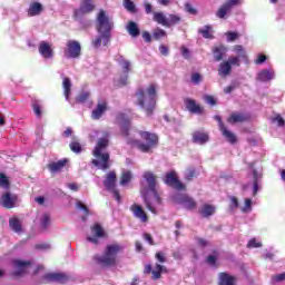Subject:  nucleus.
Masks as SVG:
<instances>
[{"mask_svg": "<svg viewBox=\"0 0 285 285\" xmlns=\"http://www.w3.org/2000/svg\"><path fill=\"white\" fill-rule=\"evenodd\" d=\"M116 120L120 127V135L121 137H125L128 146H131V148H137L140 150V153H150L153 148H157V144H159V137L150 131H138V135H140L141 139L146 142L130 138V118H128V115L120 112L117 115Z\"/></svg>", "mask_w": 285, "mask_h": 285, "instance_id": "obj_1", "label": "nucleus"}, {"mask_svg": "<svg viewBox=\"0 0 285 285\" xmlns=\"http://www.w3.org/2000/svg\"><path fill=\"white\" fill-rule=\"evenodd\" d=\"M135 97L136 106H139L147 117H153L157 108V85L150 83L146 89L139 87Z\"/></svg>", "mask_w": 285, "mask_h": 285, "instance_id": "obj_2", "label": "nucleus"}, {"mask_svg": "<svg viewBox=\"0 0 285 285\" xmlns=\"http://www.w3.org/2000/svg\"><path fill=\"white\" fill-rule=\"evenodd\" d=\"M124 253V246L114 243L106 246L104 255H95L94 262L102 268H110L117 266V255Z\"/></svg>", "mask_w": 285, "mask_h": 285, "instance_id": "obj_3", "label": "nucleus"}, {"mask_svg": "<svg viewBox=\"0 0 285 285\" xmlns=\"http://www.w3.org/2000/svg\"><path fill=\"white\" fill-rule=\"evenodd\" d=\"M144 179L147 181V186L154 195V200H150L147 196H144V202L146 208L150 210L154 215H157V208L155 206H161V196L157 191V175L153 171H145L142 175Z\"/></svg>", "mask_w": 285, "mask_h": 285, "instance_id": "obj_4", "label": "nucleus"}, {"mask_svg": "<svg viewBox=\"0 0 285 285\" xmlns=\"http://www.w3.org/2000/svg\"><path fill=\"white\" fill-rule=\"evenodd\" d=\"M108 138H100L92 153L96 159H92L91 164L97 168H100V170H108V168H110V154L101 153V150L108 148ZM97 159H100V161Z\"/></svg>", "mask_w": 285, "mask_h": 285, "instance_id": "obj_5", "label": "nucleus"}, {"mask_svg": "<svg viewBox=\"0 0 285 285\" xmlns=\"http://www.w3.org/2000/svg\"><path fill=\"white\" fill-rule=\"evenodd\" d=\"M112 28H115V22L112 21V18L106 14L105 10H100L97 16V24H96L97 32L112 33Z\"/></svg>", "mask_w": 285, "mask_h": 285, "instance_id": "obj_6", "label": "nucleus"}, {"mask_svg": "<svg viewBox=\"0 0 285 285\" xmlns=\"http://www.w3.org/2000/svg\"><path fill=\"white\" fill-rule=\"evenodd\" d=\"M168 274V267L156 263L155 268L153 269V265L147 264L145 265L144 268V275H150L151 274V279L157 281V279H161V274Z\"/></svg>", "mask_w": 285, "mask_h": 285, "instance_id": "obj_7", "label": "nucleus"}, {"mask_svg": "<svg viewBox=\"0 0 285 285\" xmlns=\"http://www.w3.org/2000/svg\"><path fill=\"white\" fill-rule=\"evenodd\" d=\"M67 59H79L81 57V43L77 40H69L65 49Z\"/></svg>", "mask_w": 285, "mask_h": 285, "instance_id": "obj_8", "label": "nucleus"}, {"mask_svg": "<svg viewBox=\"0 0 285 285\" xmlns=\"http://www.w3.org/2000/svg\"><path fill=\"white\" fill-rule=\"evenodd\" d=\"M166 186L174 188L175 190H186V185L179 180L176 171H169L164 178Z\"/></svg>", "mask_w": 285, "mask_h": 285, "instance_id": "obj_9", "label": "nucleus"}, {"mask_svg": "<svg viewBox=\"0 0 285 285\" xmlns=\"http://www.w3.org/2000/svg\"><path fill=\"white\" fill-rule=\"evenodd\" d=\"M52 282L57 284H68L70 276L63 273H47L42 276V284H50Z\"/></svg>", "mask_w": 285, "mask_h": 285, "instance_id": "obj_10", "label": "nucleus"}, {"mask_svg": "<svg viewBox=\"0 0 285 285\" xmlns=\"http://www.w3.org/2000/svg\"><path fill=\"white\" fill-rule=\"evenodd\" d=\"M12 266L16 268L14 272H12L13 277H21V275H26V271L29 266H32L31 261H21V259H13Z\"/></svg>", "mask_w": 285, "mask_h": 285, "instance_id": "obj_11", "label": "nucleus"}, {"mask_svg": "<svg viewBox=\"0 0 285 285\" xmlns=\"http://www.w3.org/2000/svg\"><path fill=\"white\" fill-rule=\"evenodd\" d=\"M98 35L99 36H97L91 41V46H94V48H101V46L108 47L112 39V33L102 31V32H98Z\"/></svg>", "mask_w": 285, "mask_h": 285, "instance_id": "obj_12", "label": "nucleus"}, {"mask_svg": "<svg viewBox=\"0 0 285 285\" xmlns=\"http://www.w3.org/2000/svg\"><path fill=\"white\" fill-rule=\"evenodd\" d=\"M239 0H227L219 7L216 12V17H218V19H224L228 14V12H230L236 6H239Z\"/></svg>", "mask_w": 285, "mask_h": 285, "instance_id": "obj_13", "label": "nucleus"}, {"mask_svg": "<svg viewBox=\"0 0 285 285\" xmlns=\"http://www.w3.org/2000/svg\"><path fill=\"white\" fill-rule=\"evenodd\" d=\"M91 233L94 236H88L87 239L91 244H99V239L106 237V232L104 230V227L100 224H95L91 226Z\"/></svg>", "mask_w": 285, "mask_h": 285, "instance_id": "obj_14", "label": "nucleus"}, {"mask_svg": "<svg viewBox=\"0 0 285 285\" xmlns=\"http://www.w3.org/2000/svg\"><path fill=\"white\" fill-rule=\"evenodd\" d=\"M97 6L92 0H82L79 9L75 11V14L83 17V14H90V12H95Z\"/></svg>", "mask_w": 285, "mask_h": 285, "instance_id": "obj_15", "label": "nucleus"}, {"mask_svg": "<svg viewBox=\"0 0 285 285\" xmlns=\"http://www.w3.org/2000/svg\"><path fill=\"white\" fill-rule=\"evenodd\" d=\"M18 199L19 198L17 197V195H12V194H10V191H7L0 198V205L3 208L12 209V208H14V206H17Z\"/></svg>", "mask_w": 285, "mask_h": 285, "instance_id": "obj_16", "label": "nucleus"}, {"mask_svg": "<svg viewBox=\"0 0 285 285\" xmlns=\"http://www.w3.org/2000/svg\"><path fill=\"white\" fill-rule=\"evenodd\" d=\"M178 204H181L186 210H195L197 208V202L187 194H180L177 197Z\"/></svg>", "mask_w": 285, "mask_h": 285, "instance_id": "obj_17", "label": "nucleus"}, {"mask_svg": "<svg viewBox=\"0 0 285 285\" xmlns=\"http://www.w3.org/2000/svg\"><path fill=\"white\" fill-rule=\"evenodd\" d=\"M185 107L191 115H204V107L197 105V101L190 98L184 100Z\"/></svg>", "mask_w": 285, "mask_h": 285, "instance_id": "obj_18", "label": "nucleus"}, {"mask_svg": "<svg viewBox=\"0 0 285 285\" xmlns=\"http://www.w3.org/2000/svg\"><path fill=\"white\" fill-rule=\"evenodd\" d=\"M38 50L43 59H52L55 57V50H52V46L49 42L41 41Z\"/></svg>", "mask_w": 285, "mask_h": 285, "instance_id": "obj_19", "label": "nucleus"}, {"mask_svg": "<svg viewBox=\"0 0 285 285\" xmlns=\"http://www.w3.org/2000/svg\"><path fill=\"white\" fill-rule=\"evenodd\" d=\"M246 121H250V116L248 114H239V112H233L227 118V124H244Z\"/></svg>", "mask_w": 285, "mask_h": 285, "instance_id": "obj_20", "label": "nucleus"}, {"mask_svg": "<svg viewBox=\"0 0 285 285\" xmlns=\"http://www.w3.org/2000/svg\"><path fill=\"white\" fill-rule=\"evenodd\" d=\"M130 210L137 219H140V222H142V224H146V222H148V214H146L144 207H141L140 205H131Z\"/></svg>", "mask_w": 285, "mask_h": 285, "instance_id": "obj_21", "label": "nucleus"}, {"mask_svg": "<svg viewBox=\"0 0 285 285\" xmlns=\"http://www.w3.org/2000/svg\"><path fill=\"white\" fill-rule=\"evenodd\" d=\"M104 186L107 190H114V188H117V173L109 171L104 180Z\"/></svg>", "mask_w": 285, "mask_h": 285, "instance_id": "obj_22", "label": "nucleus"}, {"mask_svg": "<svg viewBox=\"0 0 285 285\" xmlns=\"http://www.w3.org/2000/svg\"><path fill=\"white\" fill-rule=\"evenodd\" d=\"M108 110V102L101 101L97 105V107L92 110L91 112V118L92 119H101L104 116V112Z\"/></svg>", "mask_w": 285, "mask_h": 285, "instance_id": "obj_23", "label": "nucleus"}, {"mask_svg": "<svg viewBox=\"0 0 285 285\" xmlns=\"http://www.w3.org/2000/svg\"><path fill=\"white\" fill-rule=\"evenodd\" d=\"M212 52L215 61H222L226 52H228V49L224 45H220L213 47Z\"/></svg>", "mask_w": 285, "mask_h": 285, "instance_id": "obj_24", "label": "nucleus"}, {"mask_svg": "<svg viewBox=\"0 0 285 285\" xmlns=\"http://www.w3.org/2000/svg\"><path fill=\"white\" fill-rule=\"evenodd\" d=\"M28 17H39L43 12L41 2H31L28 9Z\"/></svg>", "mask_w": 285, "mask_h": 285, "instance_id": "obj_25", "label": "nucleus"}, {"mask_svg": "<svg viewBox=\"0 0 285 285\" xmlns=\"http://www.w3.org/2000/svg\"><path fill=\"white\" fill-rule=\"evenodd\" d=\"M9 227L11 228V230H13V233H23V225L17 216H13L9 219Z\"/></svg>", "mask_w": 285, "mask_h": 285, "instance_id": "obj_26", "label": "nucleus"}, {"mask_svg": "<svg viewBox=\"0 0 285 285\" xmlns=\"http://www.w3.org/2000/svg\"><path fill=\"white\" fill-rule=\"evenodd\" d=\"M209 139H210L209 136L204 131H195L193 134L194 144H199L200 146H204V144H207Z\"/></svg>", "mask_w": 285, "mask_h": 285, "instance_id": "obj_27", "label": "nucleus"}, {"mask_svg": "<svg viewBox=\"0 0 285 285\" xmlns=\"http://www.w3.org/2000/svg\"><path fill=\"white\" fill-rule=\"evenodd\" d=\"M233 72V67H230V62H227L226 60L220 62L218 66V75L219 77L226 78L228 75Z\"/></svg>", "mask_w": 285, "mask_h": 285, "instance_id": "obj_28", "label": "nucleus"}, {"mask_svg": "<svg viewBox=\"0 0 285 285\" xmlns=\"http://www.w3.org/2000/svg\"><path fill=\"white\" fill-rule=\"evenodd\" d=\"M66 164H68V159H61L56 163H51L48 165V168L50 173H60V170H63L66 168Z\"/></svg>", "mask_w": 285, "mask_h": 285, "instance_id": "obj_29", "label": "nucleus"}, {"mask_svg": "<svg viewBox=\"0 0 285 285\" xmlns=\"http://www.w3.org/2000/svg\"><path fill=\"white\" fill-rule=\"evenodd\" d=\"M62 88H63V95L66 97V100H70V92H72V82L70 81V78L66 77L62 80Z\"/></svg>", "mask_w": 285, "mask_h": 285, "instance_id": "obj_30", "label": "nucleus"}, {"mask_svg": "<svg viewBox=\"0 0 285 285\" xmlns=\"http://www.w3.org/2000/svg\"><path fill=\"white\" fill-rule=\"evenodd\" d=\"M219 285H235V277L228 275V273L223 272L219 274Z\"/></svg>", "mask_w": 285, "mask_h": 285, "instance_id": "obj_31", "label": "nucleus"}, {"mask_svg": "<svg viewBox=\"0 0 285 285\" xmlns=\"http://www.w3.org/2000/svg\"><path fill=\"white\" fill-rule=\"evenodd\" d=\"M220 132L223 137L227 139L228 144H237V136L233 131L228 130V128L224 127L223 129H220Z\"/></svg>", "mask_w": 285, "mask_h": 285, "instance_id": "obj_32", "label": "nucleus"}, {"mask_svg": "<svg viewBox=\"0 0 285 285\" xmlns=\"http://www.w3.org/2000/svg\"><path fill=\"white\" fill-rule=\"evenodd\" d=\"M199 213L203 217H212V215H215V206L210 204H205L200 208Z\"/></svg>", "mask_w": 285, "mask_h": 285, "instance_id": "obj_33", "label": "nucleus"}, {"mask_svg": "<svg viewBox=\"0 0 285 285\" xmlns=\"http://www.w3.org/2000/svg\"><path fill=\"white\" fill-rule=\"evenodd\" d=\"M127 31L130 35V37L137 38L140 33L139 26H137V22L129 21L127 24Z\"/></svg>", "mask_w": 285, "mask_h": 285, "instance_id": "obj_34", "label": "nucleus"}, {"mask_svg": "<svg viewBox=\"0 0 285 285\" xmlns=\"http://www.w3.org/2000/svg\"><path fill=\"white\" fill-rule=\"evenodd\" d=\"M274 77H275V73H273L272 71L266 70V69L258 72V75H257L258 81H264V82L271 81L272 79H274Z\"/></svg>", "mask_w": 285, "mask_h": 285, "instance_id": "obj_35", "label": "nucleus"}, {"mask_svg": "<svg viewBox=\"0 0 285 285\" xmlns=\"http://www.w3.org/2000/svg\"><path fill=\"white\" fill-rule=\"evenodd\" d=\"M153 19L159 26H164V28H166L168 18H166V14H164V12H154Z\"/></svg>", "mask_w": 285, "mask_h": 285, "instance_id": "obj_36", "label": "nucleus"}, {"mask_svg": "<svg viewBox=\"0 0 285 285\" xmlns=\"http://www.w3.org/2000/svg\"><path fill=\"white\" fill-rule=\"evenodd\" d=\"M199 35H203L204 39H214L213 37V27L206 24L203 29H198Z\"/></svg>", "mask_w": 285, "mask_h": 285, "instance_id": "obj_37", "label": "nucleus"}, {"mask_svg": "<svg viewBox=\"0 0 285 285\" xmlns=\"http://www.w3.org/2000/svg\"><path fill=\"white\" fill-rule=\"evenodd\" d=\"M233 51L237 55L236 57H239L240 59H248V56L246 55V49H244V46L235 45L233 47Z\"/></svg>", "mask_w": 285, "mask_h": 285, "instance_id": "obj_38", "label": "nucleus"}, {"mask_svg": "<svg viewBox=\"0 0 285 285\" xmlns=\"http://www.w3.org/2000/svg\"><path fill=\"white\" fill-rule=\"evenodd\" d=\"M177 23H181V17L177 14H169L166 28H171V26H177Z\"/></svg>", "mask_w": 285, "mask_h": 285, "instance_id": "obj_39", "label": "nucleus"}, {"mask_svg": "<svg viewBox=\"0 0 285 285\" xmlns=\"http://www.w3.org/2000/svg\"><path fill=\"white\" fill-rule=\"evenodd\" d=\"M132 179V173L130 170L122 171L120 176V186H126Z\"/></svg>", "mask_w": 285, "mask_h": 285, "instance_id": "obj_40", "label": "nucleus"}, {"mask_svg": "<svg viewBox=\"0 0 285 285\" xmlns=\"http://www.w3.org/2000/svg\"><path fill=\"white\" fill-rule=\"evenodd\" d=\"M253 177H254L253 195L255 196L259 191V174L257 173V169H253Z\"/></svg>", "mask_w": 285, "mask_h": 285, "instance_id": "obj_41", "label": "nucleus"}, {"mask_svg": "<svg viewBox=\"0 0 285 285\" xmlns=\"http://www.w3.org/2000/svg\"><path fill=\"white\" fill-rule=\"evenodd\" d=\"M166 30L157 27L154 31H153V38L155 39V41H159V39H164V37H166Z\"/></svg>", "mask_w": 285, "mask_h": 285, "instance_id": "obj_42", "label": "nucleus"}, {"mask_svg": "<svg viewBox=\"0 0 285 285\" xmlns=\"http://www.w3.org/2000/svg\"><path fill=\"white\" fill-rule=\"evenodd\" d=\"M69 148L71 153H75L76 155H79V153H81L82 150L81 142H79L78 140H72L69 144Z\"/></svg>", "mask_w": 285, "mask_h": 285, "instance_id": "obj_43", "label": "nucleus"}, {"mask_svg": "<svg viewBox=\"0 0 285 285\" xmlns=\"http://www.w3.org/2000/svg\"><path fill=\"white\" fill-rule=\"evenodd\" d=\"M242 58L237 57V56H230L228 58V60H226L227 62H229L230 68H233V66H236V68H239L242 66Z\"/></svg>", "mask_w": 285, "mask_h": 285, "instance_id": "obj_44", "label": "nucleus"}, {"mask_svg": "<svg viewBox=\"0 0 285 285\" xmlns=\"http://www.w3.org/2000/svg\"><path fill=\"white\" fill-rule=\"evenodd\" d=\"M40 226L42 230H48V226H50V215L49 214H43L42 218L40 220Z\"/></svg>", "mask_w": 285, "mask_h": 285, "instance_id": "obj_45", "label": "nucleus"}, {"mask_svg": "<svg viewBox=\"0 0 285 285\" xmlns=\"http://www.w3.org/2000/svg\"><path fill=\"white\" fill-rule=\"evenodd\" d=\"M124 6L126 10H128V12H131L132 14L137 12V7L135 6V2H132V0H124Z\"/></svg>", "mask_w": 285, "mask_h": 285, "instance_id": "obj_46", "label": "nucleus"}, {"mask_svg": "<svg viewBox=\"0 0 285 285\" xmlns=\"http://www.w3.org/2000/svg\"><path fill=\"white\" fill-rule=\"evenodd\" d=\"M89 98H90V92L83 91L77 96L76 101L77 104H86Z\"/></svg>", "mask_w": 285, "mask_h": 285, "instance_id": "obj_47", "label": "nucleus"}, {"mask_svg": "<svg viewBox=\"0 0 285 285\" xmlns=\"http://www.w3.org/2000/svg\"><path fill=\"white\" fill-rule=\"evenodd\" d=\"M31 106H32V110H33L36 117H38L39 119H41V115H42V112H41V104H39V101L35 100V101L31 104Z\"/></svg>", "mask_w": 285, "mask_h": 285, "instance_id": "obj_48", "label": "nucleus"}, {"mask_svg": "<svg viewBox=\"0 0 285 285\" xmlns=\"http://www.w3.org/2000/svg\"><path fill=\"white\" fill-rule=\"evenodd\" d=\"M195 177H197V170L195 168H189L186 170L185 179L187 181H193V179H195Z\"/></svg>", "mask_w": 285, "mask_h": 285, "instance_id": "obj_49", "label": "nucleus"}, {"mask_svg": "<svg viewBox=\"0 0 285 285\" xmlns=\"http://www.w3.org/2000/svg\"><path fill=\"white\" fill-rule=\"evenodd\" d=\"M155 259L157 261L158 264H166V253L164 252H157L155 254Z\"/></svg>", "mask_w": 285, "mask_h": 285, "instance_id": "obj_50", "label": "nucleus"}, {"mask_svg": "<svg viewBox=\"0 0 285 285\" xmlns=\"http://www.w3.org/2000/svg\"><path fill=\"white\" fill-rule=\"evenodd\" d=\"M273 124H277L279 128H284L285 126V120L282 118L279 114H277L274 118H272Z\"/></svg>", "mask_w": 285, "mask_h": 285, "instance_id": "obj_51", "label": "nucleus"}, {"mask_svg": "<svg viewBox=\"0 0 285 285\" xmlns=\"http://www.w3.org/2000/svg\"><path fill=\"white\" fill-rule=\"evenodd\" d=\"M0 186L2 188H10V180H8V176L4 174H0Z\"/></svg>", "mask_w": 285, "mask_h": 285, "instance_id": "obj_52", "label": "nucleus"}, {"mask_svg": "<svg viewBox=\"0 0 285 285\" xmlns=\"http://www.w3.org/2000/svg\"><path fill=\"white\" fill-rule=\"evenodd\" d=\"M250 210H253V200L250 198H246L242 213H250Z\"/></svg>", "mask_w": 285, "mask_h": 285, "instance_id": "obj_53", "label": "nucleus"}, {"mask_svg": "<svg viewBox=\"0 0 285 285\" xmlns=\"http://www.w3.org/2000/svg\"><path fill=\"white\" fill-rule=\"evenodd\" d=\"M230 210H237L239 208V199L235 196H230V204H229Z\"/></svg>", "mask_w": 285, "mask_h": 285, "instance_id": "obj_54", "label": "nucleus"}, {"mask_svg": "<svg viewBox=\"0 0 285 285\" xmlns=\"http://www.w3.org/2000/svg\"><path fill=\"white\" fill-rule=\"evenodd\" d=\"M247 248H262V243L257 242L256 238H252L247 243Z\"/></svg>", "mask_w": 285, "mask_h": 285, "instance_id": "obj_55", "label": "nucleus"}, {"mask_svg": "<svg viewBox=\"0 0 285 285\" xmlns=\"http://www.w3.org/2000/svg\"><path fill=\"white\" fill-rule=\"evenodd\" d=\"M76 208H78L79 210H83V213L86 215H90V209H88V206H86L83 203L81 202H77L76 203Z\"/></svg>", "mask_w": 285, "mask_h": 285, "instance_id": "obj_56", "label": "nucleus"}, {"mask_svg": "<svg viewBox=\"0 0 285 285\" xmlns=\"http://www.w3.org/2000/svg\"><path fill=\"white\" fill-rule=\"evenodd\" d=\"M272 281L275 282L276 284H279V282H285V272L282 274L272 276Z\"/></svg>", "mask_w": 285, "mask_h": 285, "instance_id": "obj_57", "label": "nucleus"}, {"mask_svg": "<svg viewBox=\"0 0 285 285\" xmlns=\"http://www.w3.org/2000/svg\"><path fill=\"white\" fill-rule=\"evenodd\" d=\"M185 10L186 12H188L189 14H197V9H195L193 7V4H190V2H186L185 3Z\"/></svg>", "mask_w": 285, "mask_h": 285, "instance_id": "obj_58", "label": "nucleus"}, {"mask_svg": "<svg viewBox=\"0 0 285 285\" xmlns=\"http://www.w3.org/2000/svg\"><path fill=\"white\" fill-rule=\"evenodd\" d=\"M191 81L193 83H202V75L199 72H195L191 75Z\"/></svg>", "mask_w": 285, "mask_h": 285, "instance_id": "obj_59", "label": "nucleus"}, {"mask_svg": "<svg viewBox=\"0 0 285 285\" xmlns=\"http://www.w3.org/2000/svg\"><path fill=\"white\" fill-rule=\"evenodd\" d=\"M226 35L228 41H235L239 38V35L237 32L228 31Z\"/></svg>", "mask_w": 285, "mask_h": 285, "instance_id": "obj_60", "label": "nucleus"}, {"mask_svg": "<svg viewBox=\"0 0 285 285\" xmlns=\"http://www.w3.org/2000/svg\"><path fill=\"white\" fill-rule=\"evenodd\" d=\"M109 193H112L116 202L118 203L121 202V195L119 194V190L116 187H114L112 189H109Z\"/></svg>", "mask_w": 285, "mask_h": 285, "instance_id": "obj_61", "label": "nucleus"}, {"mask_svg": "<svg viewBox=\"0 0 285 285\" xmlns=\"http://www.w3.org/2000/svg\"><path fill=\"white\" fill-rule=\"evenodd\" d=\"M159 52L160 55H163L164 57H168L169 55V49L166 45H160L159 46Z\"/></svg>", "mask_w": 285, "mask_h": 285, "instance_id": "obj_62", "label": "nucleus"}, {"mask_svg": "<svg viewBox=\"0 0 285 285\" xmlns=\"http://www.w3.org/2000/svg\"><path fill=\"white\" fill-rule=\"evenodd\" d=\"M207 264H210V266H215L217 264V256L209 255L206 258Z\"/></svg>", "mask_w": 285, "mask_h": 285, "instance_id": "obj_63", "label": "nucleus"}, {"mask_svg": "<svg viewBox=\"0 0 285 285\" xmlns=\"http://www.w3.org/2000/svg\"><path fill=\"white\" fill-rule=\"evenodd\" d=\"M144 7L146 14H153V4L150 2H145Z\"/></svg>", "mask_w": 285, "mask_h": 285, "instance_id": "obj_64", "label": "nucleus"}]
</instances>
